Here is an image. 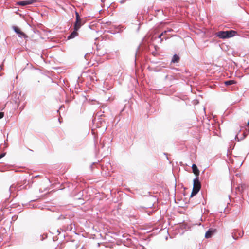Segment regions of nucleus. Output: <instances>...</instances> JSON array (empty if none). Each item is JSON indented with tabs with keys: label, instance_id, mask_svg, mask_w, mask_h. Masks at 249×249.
I'll list each match as a JSON object with an SVG mask.
<instances>
[{
	"label": "nucleus",
	"instance_id": "f257e3e1",
	"mask_svg": "<svg viewBox=\"0 0 249 249\" xmlns=\"http://www.w3.org/2000/svg\"><path fill=\"white\" fill-rule=\"evenodd\" d=\"M63 191L65 194L74 198L80 190L77 189L75 185L63 178Z\"/></svg>",
	"mask_w": 249,
	"mask_h": 249
},
{
	"label": "nucleus",
	"instance_id": "f03ea898",
	"mask_svg": "<svg viewBox=\"0 0 249 249\" xmlns=\"http://www.w3.org/2000/svg\"><path fill=\"white\" fill-rule=\"evenodd\" d=\"M73 225L70 219L63 215V231H71Z\"/></svg>",
	"mask_w": 249,
	"mask_h": 249
},
{
	"label": "nucleus",
	"instance_id": "7ed1b4c3",
	"mask_svg": "<svg viewBox=\"0 0 249 249\" xmlns=\"http://www.w3.org/2000/svg\"><path fill=\"white\" fill-rule=\"evenodd\" d=\"M76 18L74 27L78 28L77 31H78L82 26H83L86 22L85 19L80 18V16L77 12H75Z\"/></svg>",
	"mask_w": 249,
	"mask_h": 249
},
{
	"label": "nucleus",
	"instance_id": "20e7f679",
	"mask_svg": "<svg viewBox=\"0 0 249 249\" xmlns=\"http://www.w3.org/2000/svg\"><path fill=\"white\" fill-rule=\"evenodd\" d=\"M78 28L77 27H74L73 30L71 31L70 34L65 39V41L70 40L73 39L79 35L78 31H77Z\"/></svg>",
	"mask_w": 249,
	"mask_h": 249
},
{
	"label": "nucleus",
	"instance_id": "39448f33",
	"mask_svg": "<svg viewBox=\"0 0 249 249\" xmlns=\"http://www.w3.org/2000/svg\"><path fill=\"white\" fill-rule=\"evenodd\" d=\"M12 28L15 32L18 35L19 37L24 38L25 39L28 38V36L24 32L21 31L18 27L14 26Z\"/></svg>",
	"mask_w": 249,
	"mask_h": 249
},
{
	"label": "nucleus",
	"instance_id": "423d86ee",
	"mask_svg": "<svg viewBox=\"0 0 249 249\" xmlns=\"http://www.w3.org/2000/svg\"><path fill=\"white\" fill-rule=\"evenodd\" d=\"M217 232V229L215 228H209L205 232V237L210 238L212 237Z\"/></svg>",
	"mask_w": 249,
	"mask_h": 249
},
{
	"label": "nucleus",
	"instance_id": "0eeeda50",
	"mask_svg": "<svg viewBox=\"0 0 249 249\" xmlns=\"http://www.w3.org/2000/svg\"><path fill=\"white\" fill-rule=\"evenodd\" d=\"M226 39H228L235 36L238 33L237 31L233 30H228L225 31Z\"/></svg>",
	"mask_w": 249,
	"mask_h": 249
},
{
	"label": "nucleus",
	"instance_id": "6e6552de",
	"mask_svg": "<svg viewBox=\"0 0 249 249\" xmlns=\"http://www.w3.org/2000/svg\"><path fill=\"white\" fill-rule=\"evenodd\" d=\"M193 187H197L201 189V182L199 180V176L197 175L195 176V178L193 180Z\"/></svg>",
	"mask_w": 249,
	"mask_h": 249
},
{
	"label": "nucleus",
	"instance_id": "1a4fd4ad",
	"mask_svg": "<svg viewBox=\"0 0 249 249\" xmlns=\"http://www.w3.org/2000/svg\"><path fill=\"white\" fill-rule=\"evenodd\" d=\"M244 232L243 231H241L237 230H235L234 232L232 233V238L236 240L238 238L242 237L243 235Z\"/></svg>",
	"mask_w": 249,
	"mask_h": 249
},
{
	"label": "nucleus",
	"instance_id": "9d476101",
	"mask_svg": "<svg viewBox=\"0 0 249 249\" xmlns=\"http://www.w3.org/2000/svg\"><path fill=\"white\" fill-rule=\"evenodd\" d=\"M84 193L83 190H80V191L78 192V193L76 194L75 195V196L74 197V199L75 200H82L81 202V204H83L85 203L84 202V200L82 199V197L83 196Z\"/></svg>",
	"mask_w": 249,
	"mask_h": 249
},
{
	"label": "nucleus",
	"instance_id": "9b49d317",
	"mask_svg": "<svg viewBox=\"0 0 249 249\" xmlns=\"http://www.w3.org/2000/svg\"><path fill=\"white\" fill-rule=\"evenodd\" d=\"M191 168L192 169V172L194 174L195 176H196V175L197 176H199V174H200V171H199V169L197 167L195 163L193 164L191 166Z\"/></svg>",
	"mask_w": 249,
	"mask_h": 249
},
{
	"label": "nucleus",
	"instance_id": "f8f14e48",
	"mask_svg": "<svg viewBox=\"0 0 249 249\" xmlns=\"http://www.w3.org/2000/svg\"><path fill=\"white\" fill-rule=\"evenodd\" d=\"M215 35L216 36L218 37L219 38L222 39H226L225 31H218L216 33Z\"/></svg>",
	"mask_w": 249,
	"mask_h": 249
},
{
	"label": "nucleus",
	"instance_id": "ddd939ff",
	"mask_svg": "<svg viewBox=\"0 0 249 249\" xmlns=\"http://www.w3.org/2000/svg\"><path fill=\"white\" fill-rule=\"evenodd\" d=\"M240 131H241V129L239 130V132H240ZM239 133H237L235 135V138H234L235 140L238 142H239V141L243 140L247 136V134L246 132H243L242 134V136L240 138L239 137Z\"/></svg>",
	"mask_w": 249,
	"mask_h": 249
},
{
	"label": "nucleus",
	"instance_id": "4468645a",
	"mask_svg": "<svg viewBox=\"0 0 249 249\" xmlns=\"http://www.w3.org/2000/svg\"><path fill=\"white\" fill-rule=\"evenodd\" d=\"M34 0H25V1H21L18 2V4L21 6H25L27 5H29L33 3Z\"/></svg>",
	"mask_w": 249,
	"mask_h": 249
},
{
	"label": "nucleus",
	"instance_id": "2eb2a0df",
	"mask_svg": "<svg viewBox=\"0 0 249 249\" xmlns=\"http://www.w3.org/2000/svg\"><path fill=\"white\" fill-rule=\"evenodd\" d=\"M200 190V189H199L198 188L193 187V189H192V192L191 193V195L190 196V197L192 198V197H194V196H195L196 194H198V193L199 192Z\"/></svg>",
	"mask_w": 249,
	"mask_h": 249
},
{
	"label": "nucleus",
	"instance_id": "dca6fc26",
	"mask_svg": "<svg viewBox=\"0 0 249 249\" xmlns=\"http://www.w3.org/2000/svg\"><path fill=\"white\" fill-rule=\"evenodd\" d=\"M179 60H180V57H179V55H178L177 54L175 53V54H174V55L173 56V57L172 58L171 63H178L179 61Z\"/></svg>",
	"mask_w": 249,
	"mask_h": 249
},
{
	"label": "nucleus",
	"instance_id": "f3484780",
	"mask_svg": "<svg viewBox=\"0 0 249 249\" xmlns=\"http://www.w3.org/2000/svg\"><path fill=\"white\" fill-rule=\"evenodd\" d=\"M224 83L226 86H228L230 85L235 84L236 83V82L234 80L230 79L225 81L224 82Z\"/></svg>",
	"mask_w": 249,
	"mask_h": 249
},
{
	"label": "nucleus",
	"instance_id": "a211bd4d",
	"mask_svg": "<svg viewBox=\"0 0 249 249\" xmlns=\"http://www.w3.org/2000/svg\"><path fill=\"white\" fill-rule=\"evenodd\" d=\"M144 196H150L152 197L153 199V201H154V202H155L156 201H157L158 200V199L156 197V196L152 195V193L150 192H148L147 193V194L145 195Z\"/></svg>",
	"mask_w": 249,
	"mask_h": 249
},
{
	"label": "nucleus",
	"instance_id": "6ab92c4d",
	"mask_svg": "<svg viewBox=\"0 0 249 249\" xmlns=\"http://www.w3.org/2000/svg\"><path fill=\"white\" fill-rule=\"evenodd\" d=\"M142 49L143 51H145L146 52H149L150 50V47L147 44H144L142 47Z\"/></svg>",
	"mask_w": 249,
	"mask_h": 249
},
{
	"label": "nucleus",
	"instance_id": "aec40b11",
	"mask_svg": "<svg viewBox=\"0 0 249 249\" xmlns=\"http://www.w3.org/2000/svg\"><path fill=\"white\" fill-rule=\"evenodd\" d=\"M163 36V33H161L160 34V35H159L157 36V37H155V39H160V42L161 43L162 41H163V38H164L165 40H167V37H164V38H161V37Z\"/></svg>",
	"mask_w": 249,
	"mask_h": 249
},
{
	"label": "nucleus",
	"instance_id": "412c9836",
	"mask_svg": "<svg viewBox=\"0 0 249 249\" xmlns=\"http://www.w3.org/2000/svg\"><path fill=\"white\" fill-rule=\"evenodd\" d=\"M141 45V44H139V45L137 47V50L135 52V63H136V61L137 56L139 54L138 52H139V50H140Z\"/></svg>",
	"mask_w": 249,
	"mask_h": 249
},
{
	"label": "nucleus",
	"instance_id": "4be33fe9",
	"mask_svg": "<svg viewBox=\"0 0 249 249\" xmlns=\"http://www.w3.org/2000/svg\"><path fill=\"white\" fill-rule=\"evenodd\" d=\"M105 146V143L104 142V141L103 142H101V140L100 142V144L99 145V148L103 149Z\"/></svg>",
	"mask_w": 249,
	"mask_h": 249
},
{
	"label": "nucleus",
	"instance_id": "5701e85b",
	"mask_svg": "<svg viewBox=\"0 0 249 249\" xmlns=\"http://www.w3.org/2000/svg\"><path fill=\"white\" fill-rule=\"evenodd\" d=\"M53 234H55V232L56 233L58 234V235H59L61 233V231L59 229H53Z\"/></svg>",
	"mask_w": 249,
	"mask_h": 249
},
{
	"label": "nucleus",
	"instance_id": "b1692460",
	"mask_svg": "<svg viewBox=\"0 0 249 249\" xmlns=\"http://www.w3.org/2000/svg\"><path fill=\"white\" fill-rule=\"evenodd\" d=\"M15 188H16V185H15L14 184H12V185H11V186L9 188V191L11 193L15 189Z\"/></svg>",
	"mask_w": 249,
	"mask_h": 249
},
{
	"label": "nucleus",
	"instance_id": "393cba45",
	"mask_svg": "<svg viewBox=\"0 0 249 249\" xmlns=\"http://www.w3.org/2000/svg\"><path fill=\"white\" fill-rule=\"evenodd\" d=\"M151 54L154 56H157L159 55V54L157 52V51H154L151 52Z\"/></svg>",
	"mask_w": 249,
	"mask_h": 249
},
{
	"label": "nucleus",
	"instance_id": "a878e982",
	"mask_svg": "<svg viewBox=\"0 0 249 249\" xmlns=\"http://www.w3.org/2000/svg\"><path fill=\"white\" fill-rule=\"evenodd\" d=\"M71 100V99H69L67 97V94H66V99L65 101L66 104H69Z\"/></svg>",
	"mask_w": 249,
	"mask_h": 249
},
{
	"label": "nucleus",
	"instance_id": "bb28decb",
	"mask_svg": "<svg viewBox=\"0 0 249 249\" xmlns=\"http://www.w3.org/2000/svg\"><path fill=\"white\" fill-rule=\"evenodd\" d=\"M69 240V238H67V236L65 234H63V243L65 241H66V242H68Z\"/></svg>",
	"mask_w": 249,
	"mask_h": 249
},
{
	"label": "nucleus",
	"instance_id": "cd10ccee",
	"mask_svg": "<svg viewBox=\"0 0 249 249\" xmlns=\"http://www.w3.org/2000/svg\"><path fill=\"white\" fill-rule=\"evenodd\" d=\"M176 79L173 75H170L169 77V80L170 81L176 80Z\"/></svg>",
	"mask_w": 249,
	"mask_h": 249
},
{
	"label": "nucleus",
	"instance_id": "c85d7f7f",
	"mask_svg": "<svg viewBox=\"0 0 249 249\" xmlns=\"http://www.w3.org/2000/svg\"><path fill=\"white\" fill-rule=\"evenodd\" d=\"M234 144H233V142H231V144L230 145V147L229 148H230L232 150L234 148Z\"/></svg>",
	"mask_w": 249,
	"mask_h": 249
},
{
	"label": "nucleus",
	"instance_id": "c756f323",
	"mask_svg": "<svg viewBox=\"0 0 249 249\" xmlns=\"http://www.w3.org/2000/svg\"><path fill=\"white\" fill-rule=\"evenodd\" d=\"M97 164V162H93V163L91 164V165L90 166V169H91V170H92V169H93V165H95V164Z\"/></svg>",
	"mask_w": 249,
	"mask_h": 249
},
{
	"label": "nucleus",
	"instance_id": "7c9ffc66",
	"mask_svg": "<svg viewBox=\"0 0 249 249\" xmlns=\"http://www.w3.org/2000/svg\"><path fill=\"white\" fill-rule=\"evenodd\" d=\"M4 113L2 112H0V119L4 117Z\"/></svg>",
	"mask_w": 249,
	"mask_h": 249
},
{
	"label": "nucleus",
	"instance_id": "2f4dec72",
	"mask_svg": "<svg viewBox=\"0 0 249 249\" xmlns=\"http://www.w3.org/2000/svg\"><path fill=\"white\" fill-rule=\"evenodd\" d=\"M101 116H102V115H100V117H99V118L98 119V121L100 122L101 124H102V118H101Z\"/></svg>",
	"mask_w": 249,
	"mask_h": 249
},
{
	"label": "nucleus",
	"instance_id": "473e14b6",
	"mask_svg": "<svg viewBox=\"0 0 249 249\" xmlns=\"http://www.w3.org/2000/svg\"><path fill=\"white\" fill-rule=\"evenodd\" d=\"M154 47L155 48V51H157L159 48V47L156 45H154Z\"/></svg>",
	"mask_w": 249,
	"mask_h": 249
},
{
	"label": "nucleus",
	"instance_id": "72a5a7b5",
	"mask_svg": "<svg viewBox=\"0 0 249 249\" xmlns=\"http://www.w3.org/2000/svg\"><path fill=\"white\" fill-rule=\"evenodd\" d=\"M53 239L54 241H55L58 240V238L57 237V236H54L53 237Z\"/></svg>",
	"mask_w": 249,
	"mask_h": 249
},
{
	"label": "nucleus",
	"instance_id": "f704fd0d",
	"mask_svg": "<svg viewBox=\"0 0 249 249\" xmlns=\"http://www.w3.org/2000/svg\"><path fill=\"white\" fill-rule=\"evenodd\" d=\"M127 0H122L121 1H120V3L121 4H124Z\"/></svg>",
	"mask_w": 249,
	"mask_h": 249
},
{
	"label": "nucleus",
	"instance_id": "c9c22d12",
	"mask_svg": "<svg viewBox=\"0 0 249 249\" xmlns=\"http://www.w3.org/2000/svg\"><path fill=\"white\" fill-rule=\"evenodd\" d=\"M140 25H141V24L140 23V24H139V26H138V28H137V30H136V31H137V32H139V30H140Z\"/></svg>",
	"mask_w": 249,
	"mask_h": 249
},
{
	"label": "nucleus",
	"instance_id": "e433bc0d",
	"mask_svg": "<svg viewBox=\"0 0 249 249\" xmlns=\"http://www.w3.org/2000/svg\"><path fill=\"white\" fill-rule=\"evenodd\" d=\"M150 62H151V63L155 64H157L158 63V61H153V60L151 61Z\"/></svg>",
	"mask_w": 249,
	"mask_h": 249
},
{
	"label": "nucleus",
	"instance_id": "4c0bfd02",
	"mask_svg": "<svg viewBox=\"0 0 249 249\" xmlns=\"http://www.w3.org/2000/svg\"><path fill=\"white\" fill-rule=\"evenodd\" d=\"M5 155V154L4 153H3V154H1L0 155V159L3 157Z\"/></svg>",
	"mask_w": 249,
	"mask_h": 249
},
{
	"label": "nucleus",
	"instance_id": "58836bf2",
	"mask_svg": "<svg viewBox=\"0 0 249 249\" xmlns=\"http://www.w3.org/2000/svg\"><path fill=\"white\" fill-rule=\"evenodd\" d=\"M166 31H167V32H170L171 31H173V30L172 29H168L167 30H166Z\"/></svg>",
	"mask_w": 249,
	"mask_h": 249
},
{
	"label": "nucleus",
	"instance_id": "ea45409f",
	"mask_svg": "<svg viewBox=\"0 0 249 249\" xmlns=\"http://www.w3.org/2000/svg\"><path fill=\"white\" fill-rule=\"evenodd\" d=\"M169 75H166L165 77V80L169 79Z\"/></svg>",
	"mask_w": 249,
	"mask_h": 249
},
{
	"label": "nucleus",
	"instance_id": "a19ab883",
	"mask_svg": "<svg viewBox=\"0 0 249 249\" xmlns=\"http://www.w3.org/2000/svg\"><path fill=\"white\" fill-rule=\"evenodd\" d=\"M63 88H64L65 87V85H66L65 80L64 79H63Z\"/></svg>",
	"mask_w": 249,
	"mask_h": 249
},
{
	"label": "nucleus",
	"instance_id": "79ce46f5",
	"mask_svg": "<svg viewBox=\"0 0 249 249\" xmlns=\"http://www.w3.org/2000/svg\"><path fill=\"white\" fill-rule=\"evenodd\" d=\"M106 23L107 25H110L111 24V22L110 21H107V22H106Z\"/></svg>",
	"mask_w": 249,
	"mask_h": 249
},
{
	"label": "nucleus",
	"instance_id": "37998d69",
	"mask_svg": "<svg viewBox=\"0 0 249 249\" xmlns=\"http://www.w3.org/2000/svg\"><path fill=\"white\" fill-rule=\"evenodd\" d=\"M167 33V31H166V30L164 31V32H162L161 33H163V35L165 34H166Z\"/></svg>",
	"mask_w": 249,
	"mask_h": 249
},
{
	"label": "nucleus",
	"instance_id": "c03bdc74",
	"mask_svg": "<svg viewBox=\"0 0 249 249\" xmlns=\"http://www.w3.org/2000/svg\"><path fill=\"white\" fill-rule=\"evenodd\" d=\"M236 53L235 51H233L232 53V55H234Z\"/></svg>",
	"mask_w": 249,
	"mask_h": 249
},
{
	"label": "nucleus",
	"instance_id": "a18cd8bd",
	"mask_svg": "<svg viewBox=\"0 0 249 249\" xmlns=\"http://www.w3.org/2000/svg\"><path fill=\"white\" fill-rule=\"evenodd\" d=\"M157 11H158V12H160V11H161V12L162 13V14H163V11H162H162H161V10H160V9H159V10H157Z\"/></svg>",
	"mask_w": 249,
	"mask_h": 249
},
{
	"label": "nucleus",
	"instance_id": "49530a36",
	"mask_svg": "<svg viewBox=\"0 0 249 249\" xmlns=\"http://www.w3.org/2000/svg\"><path fill=\"white\" fill-rule=\"evenodd\" d=\"M105 54L104 53H100L99 55L101 56V55H104Z\"/></svg>",
	"mask_w": 249,
	"mask_h": 249
},
{
	"label": "nucleus",
	"instance_id": "de8ad7c7",
	"mask_svg": "<svg viewBox=\"0 0 249 249\" xmlns=\"http://www.w3.org/2000/svg\"><path fill=\"white\" fill-rule=\"evenodd\" d=\"M56 249H62L61 246L59 247H57Z\"/></svg>",
	"mask_w": 249,
	"mask_h": 249
},
{
	"label": "nucleus",
	"instance_id": "09e8293b",
	"mask_svg": "<svg viewBox=\"0 0 249 249\" xmlns=\"http://www.w3.org/2000/svg\"><path fill=\"white\" fill-rule=\"evenodd\" d=\"M107 32H108V33H110V34H115L114 33H112V32H110V31H108Z\"/></svg>",
	"mask_w": 249,
	"mask_h": 249
},
{
	"label": "nucleus",
	"instance_id": "8fccbe9b",
	"mask_svg": "<svg viewBox=\"0 0 249 249\" xmlns=\"http://www.w3.org/2000/svg\"><path fill=\"white\" fill-rule=\"evenodd\" d=\"M164 154L166 156L167 159H168L167 157V154L166 153H164Z\"/></svg>",
	"mask_w": 249,
	"mask_h": 249
},
{
	"label": "nucleus",
	"instance_id": "3c124183",
	"mask_svg": "<svg viewBox=\"0 0 249 249\" xmlns=\"http://www.w3.org/2000/svg\"><path fill=\"white\" fill-rule=\"evenodd\" d=\"M68 30H70V28H71V26L68 25Z\"/></svg>",
	"mask_w": 249,
	"mask_h": 249
},
{
	"label": "nucleus",
	"instance_id": "603ef678",
	"mask_svg": "<svg viewBox=\"0 0 249 249\" xmlns=\"http://www.w3.org/2000/svg\"><path fill=\"white\" fill-rule=\"evenodd\" d=\"M58 121H59V123H61V120H60V118H59V119H58Z\"/></svg>",
	"mask_w": 249,
	"mask_h": 249
},
{
	"label": "nucleus",
	"instance_id": "864d4df0",
	"mask_svg": "<svg viewBox=\"0 0 249 249\" xmlns=\"http://www.w3.org/2000/svg\"><path fill=\"white\" fill-rule=\"evenodd\" d=\"M247 125H249V120H248V122H247Z\"/></svg>",
	"mask_w": 249,
	"mask_h": 249
},
{
	"label": "nucleus",
	"instance_id": "5fc2aeb1",
	"mask_svg": "<svg viewBox=\"0 0 249 249\" xmlns=\"http://www.w3.org/2000/svg\"><path fill=\"white\" fill-rule=\"evenodd\" d=\"M62 107V105L60 106L59 109H61Z\"/></svg>",
	"mask_w": 249,
	"mask_h": 249
},
{
	"label": "nucleus",
	"instance_id": "6e6d98bb",
	"mask_svg": "<svg viewBox=\"0 0 249 249\" xmlns=\"http://www.w3.org/2000/svg\"><path fill=\"white\" fill-rule=\"evenodd\" d=\"M175 70H176V71H178V69L177 68H175Z\"/></svg>",
	"mask_w": 249,
	"mask_h": 249
},
{
	"label": "nucleus",
	"instance_id": "4d7b16f0",
	"mask_svg": "<svg viewBox=\"0 0 249 249\" xmlns=\"http://www.w3.org/2000/svg\"><path fill=\"white\" fill-rule=\"evenodd\" d=\"M119 120H118L117 121V122L116 124H117V123L119 122Z\"/></svg>",
	"mask_w": 249,
	"mask_h": 249
},
{
	"label": "nucleus",
	"instance_id": "13d9d810",
	"mask_svg": "<svg viewBox=\"0 0 249 249\" xmlns=\"http://www.w3.org/2000/svg\"><path fill=\"white\" fill-rule=\"evenodd\" d=\"M94 120H95V118L94 119H93L92 121L94 122Z\"/></svg>",
	"mask_w": 249,
	"mask_h": 249
},
{
	"label": "nucleus",
	"instance_id": "bf43d9fd",
	"mask_svg": "<svg viewBox=\"0 0 249 249\" xmlns=\"http://www.w3.org/2000/svg\"><path fill=\"white\" fill-rule=\"evenodd\" d=\"M57 112H59V110H58L57 111Z\"/></svg>",
	"mask_w": 249,
	"mask_h": 249
},
{
	"label": "nucleus",
	"instance_id": "052dcab7",
	"mask_svg": "<svg viewBox=\"0 0 249 249\" xmlns=\"http://www.w3.org/2000/svg\"><path fill=\"white\" fill-rule=\"evenodd\" d=\"M89 27L90 28H91V26L90 25H89Z\"/></svg>",
	"mask_w": 249,
	"mask_h": 249
},
{
	"label": "nucleus",
	"instance_id": "680f3d73",
	"mask_svg": "<svg viewBox=\"0 0 249 249\" xmlns=\"http://www.w3.org/2000/svg\"><path fill=\"white\" fill-rule=\"evenodd\" d=\"M71 241L72 242H73L74 240H71Z\"/></svg>",
	"mask_w": 249,
	"mask_h": 249
}]
</instances>
